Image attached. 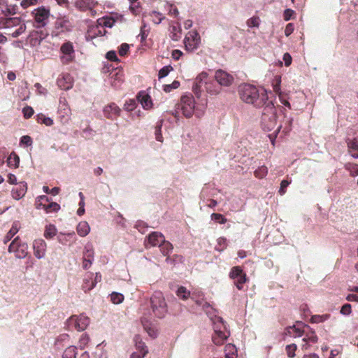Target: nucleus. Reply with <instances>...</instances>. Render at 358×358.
Returning <instances> with one entry per match:
<instances>
[{"instance_id": "f257e3e1", "label": "nucleus", "mask_w": 358, "mask_h": 358, "mask_svg": "<svg viewBox=\"0 0 358 358\" xmlns=\"http://www.w3.org/2000/svg\"><path fill=\"white\" fill-rule=\"evenodd\" d=\"M176 294L179 298L183 300L190 296L192 300L195 301L198 306L202 308L209 317L213 325L214 334L212 336L213 342L216 345H222L229 336L230 333L223 319L215 314V310L211 307L210 303L205 301L203 299H196L195 294L192 293L190 294V292L182 286L178 287Z\"/></svg>"}, {"instance_id": "f03ea898", "label": "nucleus", "mask_w": 358, "mask_h": 358, "mask_svg": "<svg viewBox=\"0 0 358 358\" xmlns=\"http://www.w3.org/2000/svg\"><path fill=\"white\" fill-rule=\"evenodd\" d=\"M239 94L242 101L256 108H262L270 101L265 90L258 89L250 84L241 85L239 87Z\"/></svg>"}, {"instance_id": "7ed1b4c3", "label": "nucleus", "mask_w": 358, "mask_h": 358, "mask_svg": "<svg viewBox=\"0 0 358 358\" xmlns=\"http://www.w3.org/2000/svg\"><path fill=\"white\" fill-rule=\"evenodd\" d=\"M263 107L264 110L261 120L262 127L264 131H273V134L269 135V138L273 144L274 138L279 132L282 126L277 123L276 113L273 102L271 101L267 102V103Z\"/></svg>"}, {"instance_id": "20e7f679", "label": "nucleus", "mask_w": 358, "mask_h": 358, "mask_svg": "<svg viewBox=\"0 0 358 358\" xmlns=\"http://www.w3.org/2000/svg\"><path fill=\"white\" fill-rule=\"evenodd\" d=\"M194 97L191 94L184 95L181 97L180 103L178 105L177 109L182 111L186 117H190L194 113L196 117H200L203 115L207 102L206 99H201V103L196 106Z\"/></svg>"}, {"instance_id": "39448f33", "label": "nucleus", "mask_w": 358, "mask_h": 358, "mask_svg": "<svg viewBox=\"0 0 358 358\" xmlns=\"http://www.w3.org/2000/svg\"><path fill=\"white\" fill-rule=\"evenodd\" d=\"M150 306L152 314L158 318H163L167 313V304L164 294L159 291L153 293L150 299Z\"/></svg>"}, {"instance_id": "423d86ee", "label": "nucleus", "mask_w": 358, "mask_h": 358, "mask_svg": "<svg viewBox=\"0 0 358 358\" xmlns=\"http://www.w3.org/2000/svg\"><path fill=\"white\" fill-rule=\"evenodd\" d=\"M32 15L34 17V27L36 29H45L49 22L50 9L44 6L38 7L32 11Z\"/></svg>"}, {"instance_id": "0eeeda50", "label": "nucleus", "mask_w": 358, "mask_h": 358, "mask_svg": "<svg viewBox=\"0 0 358 358\" xmlns=\"http://www.w3.org/2000/svg\"><path fill=\"white\" fill-rule=\"evenodd\" d=\"M73 23L69 17L64 15L57 18L53 29L52 31V36H58L60 34L68 33L72 31Z\"/></svg>"}, {"instance_id": "6e6552de", "label": "nucleus", "mask_w": 358, "mask_h": 358, "mask_svg": "<svg viewBox=\"0 0 358 358\" xmlns=\"http://www.w3.org/2000/svg\"><path fill=\"white\" fill-rule=\"evenodd\" d=\"M90 324L88 317L81 314L78 316L73 315L66 321V326L69 330L84 331Z\"/></svg>"}, {"instance_id": "1a4fd4ad", "label": "nucleus", "mask_w": 358, "mask_h": 358, "mask_svg": "<svg viewBox=\"0 0 358 358\" xmlns=\"http://www.w3.org/2000/svg\"><path fill=\"white\" fill-rule=\"evenodd\" d=\"M8 250L10 253L14 252L16 258L24 259L28 255V245L17 236L10 244Z\"/></svg>"}, {"instance_id": "9d476101", "label": "nucleus", "mask_w": 358, "mask_h": 358, "mask_svg": "<svg viewBox=\"0 0 358 358\" xmlns=\"http://www.w3.org/2000/svg\"><path fill=\"white\" fill-rule=\"evenodd\" d=\"M208 79V74L204 71L199 74L195 78L192 90L198 99H200L202 96V93L204 91V87L206 85Z\"/></svg>"}, {"instance_id": "9b49d317", "label": "nucleus", "mask_w": 358, "mask_h": 358, "mask_svg": "<svg viewBox=\"0 0 358 358\" xmlns=\"http://www.w3.org/2000/svg\"><path fill=\"white\" fill-rule=\"evenodd\" d=\"M60 59L63 64H68L75 58V50L73 43L66 41L60 47Z\"/></svg>"}, {"instance_id": "f8f14e48", "label": "nucleus", "mask_w": 358, "mask_h": 358, "mask_svg": "<svg viewBox=\"0 0 358 358\" xmlns=\"http://www.w3.org/2000/svg\"><path fill=\"white\" fill-rule=\"evenodd\" d=\"M71 109L68 105L67 101L64 97H60L58 107V118L60 122L66 124L71 119Z\"/></svg>"}, {"instance_id": "ddd939ff", "label": "nucleus", "mask_w": 358, "mask_h": 358, "mask_svg": "<svg viewBox=\"0 0 358 358\" xmlns=\"http://www.w3.org/2000/svg\"><path fill=\"white\" fill-rule=\"evenodd\" d=\"M48 35V32L46 29H36L31 31L28 37L27 43L31 47H36L39 45L41 41L45 39Z\"/></svg>"}, {"instance_id": "4468645a", "label": "nucleus", "mask_w": 358, "mask_h": 358, "mask_svg": "<svg viewBox=\"0 0 358 358\" xmlns=\"http://www.w3.org/2000/svg\"><path fill=\"white\" fill-rule=\"evenodd\" d=\"M200 43V37L196 31H190L184 39L185 46L187 50L193 51L196 50Z\"/></svg>"}, {"instance_id": "2eb2a0df", "label": "nucleus", "mask_w": 358, "mask_h": 358, "mask_svg": "<svg viewBox=\"0 0 358 358\" xmlns=\"http://www.w3.org/2000/svg\"><path fill=\"white\" fill-rule=\"evenodd\" d=\"M214 78L222 86H230L234 82L233 76L222 69H219L215 71Z\"/></svg>"}, {"instance_id": "dca6fc26", "label": "nucleus", "mask_w": 358, "mask_h": 358, "mask_svg": "<svg viewBox=\"0 0 358 358\" xmlns=\"http://www.w3.org/2000/svg\"><path fill=\"white\" fill-rule=\"evenodd\" d=\"M164 241V235L157 231H153L149 234L147 239L145 241V245L146 248L159 246V244Z\"/></svg>"}, {"instance_id": "f3484780", "label": "nucleus", "mask_w": 358, "mask_h": 358, "mask_svg": "<svg viewBox=\"0 0 358 358\" xmlns=\"http://www.w3.org/2000/svg\"><path fill=\"white\" fill-rule=\"evenodd\" d=\"M46 243L43 239H36L33 243L34 254L37 259H42L45 255Z\"/></svg>"}, {"instance_id": "a211bd4d", "label": "nucleus", "mask_w": 358, "mask_h": 358, "mask_svg": "<svg viewBox=\"0 0 358 358\" xmlns=\"http://www.w3.org/2000/svg\"><path fill=\"white\" fill-rule=\"evenodd\" d=\"M121 109L115 103L106 106L103 110L104 116L110 120H115L120 115Z\"/></svg>"}, {"instance_id": "6ab92c4d", "label": "nucleus", "mask_w": 358, "mask_h": 358, "mask_svg": "<svg viewBox=\"0 0 358 358\" xmlns=\"http://www.w3.org/2000/svg\"><path fill=\"white\" fill-rule=\"evenodd\" d=\"M57 84L63 90H69L73 87V78L71 75L63 74L57 78Z\"/></svg>"}, {"instance_id": "aec40b11", "label": "nucleus", "mask_w": 358, "mask_h": 358, "mask_svg": "<svg viewBox=\"0 0 358 358\" xmlns=\"http://www.w3.org/2000/svg\"><path fill=\"white\" fill-rule=\"evenodd\" d=\"M27 191V182H20L16 187L13 188L11 191L12 197L15 200H20L25 195Z\"/></svg>"}, {"instance_id": "412c9836", "label": "nucleus", "mask_w": 358, "mask_h": 358, "mask_svg": "<svg viewBox=\"0 0 358 358\" xmlns=\"http://www.w3.org/2000/svg\"><path fill=\"white\" fill-rule=\"evenodd\" d=\"M137 100L145 110H148L152 106V102L150 96L145 92H141L138 93Z\"/></svg>"}, {"instance_id": "4be33fe9", "label": "nucleus", "mask_w": 358, "mask_h": 358, "mask_svg": "<svg viewBox=\"0 0 358 358\" xmlns=\"http://www.w3.org/2000/svg\"><path fill=\"white\" fill-rule=\"evenodd\" d=\"M151 318H148L146 316H143L141 317V323L144 327V329L148 332L149 336L152 338H156L157 336V333L155 331V328L152 326V323L150 321Z\"/></svg>"}, {"instance_id": "5701e85b", "label": "nucleus", "mask_w": 358, "mask_h": 358, "mask_svg": "<svg viewBox=\"0 0 358 358\" xmlns=\"http://www.w3.org/2000/svg\"><path fill=\"white\" fill-rule=\"evenodd\" d=\"M134 341L137 352L146 356L148 353V350L145 344L141 340L140 336H135Z\"/></svg>"}, {"instance_id": "b1692460", "label": "nucleus", "mask_w": 358, "mask_h": 358, "mask_svg": "<svg viewBox=\"0 0 358 358\" xmlns=\"http://www.w3.org/2000/svg\"><path fill=\"white\" fill-rule=\"evenodd\" d=\"M207 192H208L207 188H203L202 189V191L201 192V196H200L201 200L206 206H207L209 208H213L217 206V201H215L213 199H206V196H207Z\"/></svg>"}, {"instance_id": "393cba45", "label": "nucleus", "mask_w": 358, "mask_h": 358, "mask_svg": "<svg viewBox=\"0 0 358 358\" xmlns=\"http://www.w3.org/2000/svg\"><path fill=\"white\" fill-rule=\"evenodd\" d=\"M19 156L15 152H12L7 159V165L9 167L17 169L19 166Z\"/></svg>"}, {"instance_id": "a878e982", "label": "nucleus", "mask_w": 358, "mask_h": 358, "mask_svg": "<svg viewBox=\"0 0 358 358\" xmlns=\"http://www.w3.org/2000/svg\"><path fill=\"white\" fill-rule=\"evenodd\" d=\"M92 273L87 274V277L84 280L83 289L84 290L85 292H87L92 289L96 285V282L92 281Z\"/></svg>"}, {"instance_id": "bb28decb", "label": "nucleus", "mask_w": 358, "mask_h": 358, "mask_svg": "<svg viewBox=\"0 0 358 358\" xmlns=\"http://www.w3.org/2000/svg\"><path fill=\"white\" fill-rule=\"evenodd\" d=\"M77 233L82 237L86 236L90 231V226L87 222H80L77 226Z\"/></svg>"}, {"instance_id": "cd10ccee", "label": "nucleus", "mask_w": 358, "mask_h": 358, "mask_svg": "<svg viewBox=\"0 0 358 358\" xmlns=\"http://www.w3.org/2000/svg\"><path fill=\"white\" fill-rule=\"evenodd\" d=\"M20 229V223L17 222H13L12 227L9 230V231L6 235L3 242L4 243H6L9 241L11 240V238L18 232Z\"/></svg>"}, {"instance_id": "c85d7f7f", "label": "nucleus", "mask_w": 358, "mask_h": 358, "mask_svg": "<svg viewBox=\"0 0 358 358\" xmlns=\"http://www.w3.org/2000/svg\"><path fill=\"white\" fill-rule=\"evenodd\" d=\"M306 328L309 330V332L306 334V336L303 338V341L306 343H315L317 341V336H316L314 331H313L309 326H306Z\"/></svg>"}, {"instance_id": "c756f323", "label": "nucleus", "mask_w": 358, "mask_h": 358, "mask_svg": "<svg viewBox=\"0 0 358 358\" xmlns=\"http://www.w3.org/2000/svg\"><path fill=\"white\" fill-rule=\"evenodd\" d=\"M204 90L210 94H217L219 92V87L213 83L212 78L209 77L208 81L204 87Z\"/></svg>"}, {"instance_id": "7c9ffc66", "label": "nucleus", "mask_w": 358, "mask_h": 358, "mask_svg": "<svg viewBox=\"0 0 358 358\" xmlns=\"http://www.w3.org/2000/svg\"><path fill=\"white\" fill-rule=\"evenodd\" d=\"M159 247L162 254L165 256L169 255L173 248L172 244L165 239L164 241L159 244Z\"/></svg>"}, {"instance_id": "2f4dec72", "label": "nucleus", "mask_w": 358, "mask_h": 358, "mask_svg": "<svg viewBox=\"0 0 358 358\" xmlns=\"http://www.w3.org/2000/svg\"><path fill=\"white\" fill-rule=\"evenodd\" d=\"M225 358H236V348L234 345L229 343L224 348Z\"/></svg>"}, {"instance_id": "473e14b6", "label": "nucleus", "mask_w": 358, "mask_h": 358, "mask_svg": "<svg viewBox=\"0 0 358 358\" xmlns=\"http://www.w3.org/2000/svg\"><path fill=\"white\" fill-rule=\"evenodd\" d=\"M99 24L101 25V29H103V33L106 32L103 27L111 28L113 27L115 21L114 19L111 17H103L102 19L99 20Z\"/></svg>"}, {"instance_id": "72a5a7b5", "label": "nucleus", "mask_w": 358, "mask_h": 358, "mask_svg": "<svg viewBox=\"0 0 358 358\" xmlns=\"http://www.w3.org/2000/svg\"><path fill=\"white\" fill-rule=\"evenodd\" d=\"M21 20L19 17H10L5 20L4 26L5 28H10L13 27L20 26Z\"/></svg>"}, {"instance_id": "f704fd0d", "label": "nucleus", "mask_w": 358, "mask_h": 358, "mask_svg": "<svg viewBox=\"0 0 358 358\" xmlns=\"http://www.w3.org/2000/svg\"><path fill=\"white\" fill-rule=\"evenodd\" d=\"M94 252L92 244H87L84 248L83 257L94 261Z\"/></svg>"}, {"instance_id": "c9c22d12", "label": "nucleus", "mask_w": 358, "mask_h": 358, "mask_svg": "<svg viewBox=\"0 0 358 358\" xmlns=\"http://www.w3.org/2000/svg\"><path fill=\"white\" fill-rule=\"evenodd\" d=\"M76 348L75 346H69L64 350L62 358H76Z\"/></svg>"}, {"instance_id": "e433bc0d", "label": "nucleus", "mask_w": 358, "mask_h": 358, "mask_svg": "<svg viewBox=\"0 0 358 358\" xmlns=\"http://www.w3.org/2000/svg\"><path fill=\"white\" fill-rule=\"evenodd\" d=\"M150 15L152 18V21L156 24H160L162 21L165 18L162 13L156 10L152 11L150 13Z\"/></svg>"}, {"instance_id": "4c0bfd02", "label": "nucleus", "mask_w": 358, "mask_h": 358, "mask_svg": "<svg viewBox=\"0 0 358 358\" xmlns=\"http://www.w3.org/2000/svg\"><path fill=\"white\" fill-rule=\"evenodd\" d=\"M47 213L57 212L59 210L60 206L56 202H51L48 204H41Z\"/></svg>"}, {"instance_id": "58836bf2", "label": "nucleus", "mask_w": 358, "mask_h": 358, "mask_svg": "<svg viewBox=\"0 0 358 358\" xmlns=\"http://www.w3.org/2000/svg\"><path fill=\"white\" fill-rule=\"evenodd\" d=\"M57 233V229L55 227V225L49 224L46 226L45 230L44 232V236L46 238H52L56 235Z\"/></svg>"}, {"instance_id": "ea45409f", "label": "nucleus", "mask_w": 358, "mask_h": 358, "mask_svg": "<svg viewBox=\"0 0 358 358\" xmlns=\"http://www.w3.org/2000/svg\"><path fill=\"white\" fill-rule=\"evenodd\" d=\"M287 334L294 337H301L303 334V331H301L296 326L289 327L287 329Z\"/></svg>"}, {"instance_id": "a19ab883", "label": "nucleus", "mask_w": 358, "mask_h": 358, "mask_svg": "<svg viewBox=\"0 0 358 358\" xmlns=\"http://www.w3.org/2000/svg\"><path fill=\"white\" fill-rule=\"evenodd\" d=\"M162 120L159 121L157 123L156 127H155V139L159 142H163V136L162 134Z\"/></svg>"}, {"instance_id": "79ce46f5", "label": "nucleus", "mask_w": 358, "mask_h": 358, "mask_svg": "<svg viewBox=\"0 0 358 358\" xmlns=\"http://www.w3.org/2000/svg\"><path fill=\"white\" fill-rule=\"evenodd\" d=\"M234 280V285L236 286V287L241 290L243 287V284L246 282L247 281V277L245 273H243L239 277L236 278Z\"/></svg>"}, {"instance_id": "37998d69", "label": "nucleus", "mask_w": 358, "mask_h": 358, "mask_svg": "<svg viewBox=\"0 0 358 358\" xmlns=\"http://www.w3.org/2000/svg\"><path fill=\"white\" fill-rule=\"evenodd\" d=\"M243 271L242 268L240 266H234L231 268L230 273H229V277L235 280L238 277H239L241 275L243 274Z\"/></svg>"}, {"instance_id": "c03bdc74", "label": "nucleus", "mask_w": 358, "mask_h": 358, "mask_svg": "<svg viewBox=\"0 0 358 358\" xmlns=\"http://www.w3.org/2000/svg\"><path fill=\"white\" fill-rule=\"evenodd\" d=\"M243 271L242 268L240 266H234L231 268L230 273H229V277L235 280L238 277H239L241 275L243 274Z\"/></svg>"}, {"instance_id": "a18cd8bd", "label": "nucleus", "mask_w": 358, "mask_h": 358, "mask_svg": "<svg viewBox=\"0 0 358 358\" xmlns=\"http://www.w3.org/2000/svg\"><path fill=\"white\" fill-rule=\"evenodd\" d=\"M268 173V169L265 166H262L259 167L255 171V175L257 178H263Z\"/></svg>"}, {"instance_id": "49530a36", "label": "nucleus", "mask_w": 358, "mask_h": 358, "mask_svg": "<svg viewBox=\"0 0 358 358\" xmlns=\"http://www.w3.org/2000/svg\"><path fill=\"white\" fill-rule=\"evenodd\" d=\"M110 299L113 303L119 304L123 301L124 296L120 293L113 292L110 295Z\"/></svg>"}, {"instance_id": "de8ad7c7", "label": "nucleus", "mask_w": 358, "mask_h": 358, "mask_svg": "<svg viewBox=\"0 0 358 358\" xmlns=\"http://www.w3.org/2000/svg\"><path fill=\"white\" fill-rule=\"evenodd\" d=\"M329 317V315H313L310 319L312 323H320L327 320Z\"/></svg>"}, {"instance_id": "09e8293b", "label": "nucleus", "mask_w": 358, "mask_h": 358, "mask_svg": "<svg viewBox=\"0 0 358 358\" xmlns=\"http://www.w3.org/2000/svg\"><path fill=\"white\" fill-rule=\"evenodd\" d=\"M173 70V67L170 65L165 66L163 68H162L158 73V77L159 79L165 78L168 76L169 72Z\"/></svg>"}, {"instance_id": "8fccbe9b", "label": "nucleus", "mask_w": 358, "mask_h": 358, "mask_svg": "<svg viewBox=\"0 0 358 358\" xmlns=\"http://www.w3.org/2000/svg\"><path fill=\"white\" fill-rule=\"evenodd\" d=\"M211 220L220 224H224L227 222V219L219 213H213L211 215Z\"/></svg>"}, {"instance_id": "3c124183", "label": "nucleus", "mask_w": 358, "mask_h": 358, "mask_svg": "<svg viewBox=\"0 0 358 358\" xmlns=\"http://www.w3.org/2000/svg\"><path fill=\"white\" fill-rule=\"evenodd\" d=\"M26 30V25L24 24H20L18 28H17L13 33L10 34L12 37L17 38L23 34Z\"/></svg>"}, {"instance_id": "603ef678", "label": "nucleus", "mask_w": 358, "mask_h": 358, "mask_svg": "<svg viewBox=\"0 0 358 358\" xmlns=\"http://www.w3.org/2000/svg\"><path fill=\"white\" fill-rule=\"evenodd\" d=\"M136 106V101L134 99L127 101L124 105V109L127 111L133 110Z\"/></svg>"}, {"instance_id": "864d4df0", "label": "nucleus", "mask_w": 358, "mask_h": 358, "mask_svg": "<svg viewBox=\"0 0 358 358\" xmlns=\"http://www.w3.org/2000/svg\"><path fill=\"white\" fill-rule=\"evenodd\" d=\"M296 348V344H291L286 346V352L289 357L293 358L295 356Z\"/></svg>"}, {"instance_id": "5fc2aeb1", "label": "nucleus", "mask_w": 358, "mask_h": 358, "mask_svg": "<svg viewBox=\"0 0 358 358\" xmlns=\"http://www.w3.org/2000/svg\"><path fill=\"white\" fill-rule=\"evenodd\" d=\"M227 246V239L225 238H219L217 239V245L215 249L218 251H222Z\"/></svg>"}, {"instance_id": "6e6d98bb", "label": "nucleus", "mask_w": 358, "mask_h": 358, "mask_svg": "<svg viewBox=\"0 0 358 358\" xmlns=\"http://www.w3.org/2000/svg\"><path fill=\"white\" fill-rule=\"evenodd\" d=\"M179 86H180V83L177 80H174L170 85H164L163 89L166 92H170L172 90L177 89Z\"/></svg>"}, {"instance_id": "4d7b16f0", "label": "nucleus", "mask_w": 358, "mask_h": 358, "mask_svg": "<svg viewBox=\"0 0 358 358\" xmlns=\"http://www.w3.org/2000/svg\"><path fill=\"white\" fill-rule=\"evenodd\" d=\"M38 122L45 124L46 126H51L53 124V120L48 117H45L43 115L41 116H38Z\"/></svg>"}, {"instance_id": "13d9d810", "label": "nucleus", "mask_w": 358, "mask_h": 358, "mask_svg": "<svg viewBox=\"0 0 358 358\" xmlns=\"http://www.w3.org/2000/svg\"><path fill=\"white\" fill-rule=\"evenodd\" d=\"M20 143V144L28 147L32 145L33 141L29 136L26 135L21 137Z\"/></svg>"}, {"instance_id": "bf43d9fd", "label": "nucleus", "mask_w": 358, "mask_h": 358, "mask_svg": "<svg viewBox=\"0 0 358 358\" xmlns=\"http://www.w3.org/2000/svg\"><path fill=\"white\" fill-rule=\"evenodd\" d=\"M291 183V180H283L281 181L279 194L283 195L286 192L287 187Z\"/></svg>"}, {"instance_id": "052dcab7", "label": "nucleus", "mask_w": 358, "mask_h": 358, "mask_svg": "<svg viewBox=\"0 0 358 358\" xmlns=\"http://www.w3.org/2000/svg\"><path fill=\"white\" fill-rule=\"evenodd\" d=\"M23 115L25 118L31 117L34 114V110L31 106H26L22 109Z\"/></svg>"}, {"instance_id": "680f3d73", "label": "nucleus", "mask_w": 358, "mask_h": 358, "mask_svg": "<svg viewBox=\"0 0 358 358\" xmlns=\"http://www.w3.org/2000/svg\"><path fill=\"white\" fill-rule=\"evenodd\" d=\"M129 50V46L127 43H122L119 48V55L120 56H124L127 54Z\"/></svg>"}, {"instance_id": "e2e57ef3", "label": "nucleus", "mask_w": 358, "mask_h": 358, "mask_svg": "<svg viewBox=\"0 0 358 358\" xmlns=\"http://www.w3.org/2000/svg\"><path fill=\"white\" fill-rule=\"evenodd\" d=\"M106 57L108 60L112 61V62H118L119 61V59L117 57L116 52L115 50L108 51L106 55Z\"/></svg>"}, {"instance_id": "0e129e2a", "label": "nucleus", "mask_w": 358, "mask_h": 358, "mask_svg": "<svg viewBox=\"0 0 358 358\" xmlns=\"http://www.w3.org/2000/svg\"><path fill=\"white\" fill-rule=\"evenodd\" d=\"M247 24L249 27H258L259 25V18L258 17H251L248 22Z\"/></svg>"}, {"instance_id": "69168bd1", "label": "nucleus", "mask_w": 358, "mask_h": 358, "mask_svg": "<svg viewBox=\"0 0 358 358\" xmlns=\"http://www.w3.org/2000/svg\"><path fill=\"white\" fill-rule=\"evenodd\" d=\"M351 311V305L349 303L344 304L341 309V313L345 315H350Z\"/></svg>"}, {"instance_id": "338daca9", "label": "nucleus", "mask_w": 358, "mask_h": 358, "mask_svg": "<svg viewBox=\"0 0 358 358\" xmlns=\"http://www.w3.org/2000/svg\"><path fill=\"white\" fill-rule=\"evenodd\" d=\"M294 31V25L292 23H289L287 24L285 29V35L286 36H289L291 35Z\"/></svg>"}, {"instance_id": "774afa93", "label": "nucleus", "mask_w": 358, "mask_h": 358, "mask_svg": "<svg viewBox=\"0 0 358 358\" xmlns=\"http://www.w3.org/2000/svg\"><path fill=\"white\" fill-rule=\"evenodd\" d=\"M283 60L285 62V65L286 66H289L291 64L292 59L291 55L288 52H286L283 55Z\"/></svg>"}]
</instances>
